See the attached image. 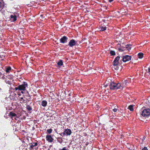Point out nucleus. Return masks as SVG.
<instances>
[{
    "instance_id": "obj_1",
    "label": "nucleus",
    "mask_w": 150,
    "mask_h": 150,
    "mask_svg": "<svg viewBox=\"0 0 150 150\" xmlns=\"http://www.w3.org/2000/svg\"><path fill=\"white\" fill-rule=\"evenodd\" d=\"M105 83V87H106L107 85L108 84L109 85L110 88L111 89H122L125 86H123L122 84H121L120 83H115L113 82H112L111 79L109 78L107 79L106 80Z\"/></svg>"
},
{
    "instance_id": "obj_2",
    "label": "nucleus",
    "mask_w": 150,
    "mask_h": 150,
    "mask_svg": "<svg viewBox=\"0 0 150 150\" xmlns=\"http://www.w3.org/2000/svg\"><path fill=\"white\" fill-rule=\"evenodd\" d=\"M150 115V109L149 108L145 109L142 111L141 115L144 117H147Z\"/></svg>"
},
{
    "instance_id": "obj_3",
    "label": "nucleus",
    "mask_w": 150,
    "mask_h": 150,
    "mask_svg": "<svg viewBox=\"0 0 150 150\" xmlns=\"http://www.w3.org/2000/svg\"><path fill=\"white\" fill-rule=\"evenodd\" d=\"M28 84L26 82H24L23 84L18 86V88L20 91H25V88L28 86Z\"/></svg>"
},
{
    "instance_id": "obj_4",
    "label": "nucleus",
    "mask_w": 150,
    "mask_h": 150,
    "mask_svg": "<svg viewBox=\"0 0 150 150\" xmlns=\"http://www.w3.org/2000/svg\"><path fill=\"white\" fill-rule=\"evenodd\" d=\"M122 60L123 62H125L130 60L131 59V56L128 55H125L122 57Z\"/></svg>"
},
{
    "instance_id": "obj_5",
    "label": "nucleus",
    "mask_w": 150,
    "mask_h": 150,
    "mask_svg": "<svg viewBox=\"0 0 150 150\" xmlns=\"http://www.w3.org/2000/svg\"><path fill=\"white\" fill-rule=\"evenodd\" d=\"M71 133V130L70 129H67L65 130L62 134L64 136L65 135H70Z\"/></svg>"
},
{
    "instance_id": "obj_6",
    "label": "nucleus",
    "mask_w": 150,
    "mask_h": 150,
    "mask_svg": "<svg viewBox=\"0 0 150 150\" xmlns=\"http://www.w3.org/2000/svg\"><path fill=\"white\" fill-rule=\"evenodd\" d=\"M77 41L75 40L74 39H72L70 40L69 43V45L70 46L72 47L74 46L77 42Z\"/></svg>"
},
{
    "instance_id": "obj_7",
    "label": "nucleus",
    "mask_w": 150,
    "mask_h": 150,
    "mask_svg": "<svg viewBox=\"0 0 150 150\" xmlns=\"http://www.w3.org/2000/svg\"><path fill=\"white\" fill-rule=\"evenodd\" d=\"M68 38L66 36H64L61 38L60 40V42L62 43H65L67 42Z\"/></svg>"
},
{
    "instance_id": "obj_8",
    "label": "nucleus",
    "mask_w": 150,
    "mask_h": 150,
    "mask_svg": "<svg viewBox=\"0 0 150 150\" xmlns=\"http://www.w3.org/2000/svg\"><path fill=\"white\" fill-rule=\"evenodd\" d=\"M120 59V57L119 56H118L116 57L115 58L113 62V64L115 65H118L119 63L118 61Z\"/></svg>"
},
{
    "instance_id": "obj_9",
    "label": "nucleus",
    "mask_w": 150,
    "mask_h": 150,
    "mask_svg": "<svg viewBox=\"0 0 150 150\" xmlns=\"http://www.w3.org/2000/svg\"><path fill=\"white\" fill-rule=\"evenodd\" d=\"M46 139L47 141L51 142H52L53 140V139L52 138L51 135H47L46 136Z\"/></svg>"
},
{
    "instance_id": "obj_10",
    "label": "nucleus",
    "mask_w": 150,
    "mask_h": 150,
    "mask_svg": "<svg viewBox=\"0 0 150 150\" xmlns=\"http://www.w3.org/2000/svg\"><path fill=\"white\" fill-rule=\"evenodd\" d=\"M10 18L11 20L13 21H15L17 19L15 13L13 15H11L10 16Z\"/></svg>"
},
{
    "instance_id": "obj_11",
    "label": "nucleus",
    "mask_w": 150,
    "mask_h": 150,
    "mask_svg": "<svg viewBox=\"0 0 150 150\" xmlns=\"http://www.w3.org/2000/svg\"><path fill=\"white\" fill-rule=\"evenodd\" d=\"M57 64L58 65L59 67L62 66L63 64L62 61L61 60H59V61L57 62Z\"/></svg>"
},
{
    "instance_id": "obj_12",
    "label": "nucleus",
    "mask_w": 150,
    "mask_h": 150,
    "mask_svg": "<svg viewBox=\"0 0 150 150\" xmlns=\"http://www.w3.org/2000/svg\"><path fill=\"white\" fill-rule=\"evenodd\" d=\"M134 106V105H129L128 107V109L130 110L131 111H132L133 110V107Z\"/></svg>"
},
{
    "instance_id": "obj_13",
    "label": "nucleus",
    "mask_w": 150,
    "mask_h": 150,
    "mask_svg": "<svg viewBox=\"0 0 150 150\" xmlns=\"http://www.w3.org/2000/svg\"><path fill=\"white\" fill-rule=\"evenodd\" d=\"M47 101L45 100H43L42 102L41 105L45 107L47 105Z\"/></svg>"
},
{
    "instance_id": "obj_14",
    "label": "nucleus",
    "mask_w": 150,
    "mask_h": 150,
    "mask_svg": "<svg viewBox=\"0 0 150 150\" xmlns=\"http://www.w3.org/2000/svg\"><path fill=\"white\" fill-rule=\"evenodd\" d=\"M9 115L11 116V118H12V117H17L16 114L12 112H10Z\"/></svg>"
},
{
    "instance_id": "obj_15",
    "label": "nucleus",
    "mask_w": 150,
    "mask_h": 150,
    "mask_svg": "<svg viewBox=\"0 0 150 150\" xmlns=\"http://www.w3.org/2000/svg\"><path fill=\"white\" fill-rule=\"evenodd\" d=\"M7 78L9 79L10 80H12V81H13V76L12 75H8L7 76Z\"/></svg>"
},
{
    "instance_id": "obj_16",
    "label": "nucleus",
    "mask_w": 150,
    "mask_h": 150,
    "mask_svg": "<svg viewBox=\"0 0 150 150\" xmlns=\"http://www.w3.org/2000/svg\"><path fill=\"white\" fill-rule=\"evenodd\" d=\"M143 53H140L138 54V56L139 58L140 59L142 58L143 57Z\"/></svg>"
},
{
    "instance_id": "obj_17",
    "label": "nucleus",
    "mask_w": 150,
    "mask_h": 150,
    "mask_svg": "<svg viewBox=\"0 0 150 150\" xmlns=\"http://www.w3.org/2000/svg\"><path fill=\"white\" fill-rule=\"evenodd\" d=\"M112 68L114 69L115 70H117L118 69L119 67L118 66V65H115L113 64V66L112 67Z\"/></svg>"
},
{
    "instance_id": "obj_18",
    "label": "nucleus",
    "mask_w": 150,
    "mask_h": 150,
    "mask_svg": "<svg viewBox=\"0 0 150 150\" xmlns=\"http://www.w3.org/2000/svg\"><path fill=\"white\" fill-rule=\"evenodd\" d=\"M110 54L111 55L114 56L115 55V53L114 51L111 50L110 52Z\"/></svg>"
},
{
    "instance_id": "obj_19",
    "label": "nucleus",
    "mask_w": 150,
    "mask_h": 150,
    "mask_svg": "<svg viewBox=\"0 0 150 150\" xmlns=\"http://www.w3.org/2000/svg\"><path fill=\"white\" fill-rule=\"evenodd\" d=\"M11 69V68L10 67L6 68V72H8Z\"/></svg>"
},
{
    "instance_id": "obj_20",
    "label": "nucleus",
    "mask_w": 150,
    "mask_h": 150,
    "mask_svg": "<svg viewBox=\"0 0 150 150\" xmlns=\"http://www.w3.org/2000/svg\"><path fill=\"white\" fill-rule=\"evenodd\" d=\"M37 144H38L37 143H33L31 146V148H33L34 146H37Z\"/></svg>"
},
{
    "instance_id": "obj_21",
    "label": "nucleus",
    "mask_w": 150,
    "mask_h": 150,
    "mask_svg": "<svg viewBox=\"0 0 150 150\" xmlns=\"http://www.w3.org/2000/svg\"><path fill=\"white\" fill-rule=\"evenodd\" d=\"M0 78H2L3 79H4L5 78L4 77L3 74L1 72V71H0Z\"/></svg>"
},
{
    "instance_id": "obj_22",
    "label": "nucleus",
    "mask_w": 150,
    "mask_h": 150,
    "mask_svg": "<svg viewBox=\"0 0 150 150\" xmlns=\"http://www.w3.org/2000/svg\"><path fill=\"white\" fill-rule=\"evenodd\" d=\"M47 131L48 133L49 134H50L52 132V130L51 129H48L47 130Z\"/></svg>"
},
{
    "instance_id": "obj_23",
    "label": "nucleus",
    "mask_w": 150,
    "mask_h": 150,
    "mask_svg": "<svg viewBox=\"0 0 150 150\" xmlns=\"http://www.w3.org/2000/svg\"><path fill=\"white\" fill-rule=\"evenodd\" d=\"M3 7V4L1 2H0V10L2 9Z\"/></svg>"
},
{
    "instance_id": "obj_24",
    "label": "nucleus",
    "mask_w": 150,
    "mask_h": 150,
    "mask_svg": "<svg viewBox=\"0 0 150 150\" xmlns=\"http://www.w3.org/2000/svg\"><path fill=\"white\" fill-rule=\"evenodd\" d=\"M117 110V109L116 108H115L113 109V111L114 112H116Z\"/></svg>"
},
{
    "instance_id": "obj_25",
    "label": "nucleus",
    "mask_w": 150,
    "mask_h": 150,
    "mask_svg": "<svg viewBox=\"0 0 150 150\" xmlns=\"http://www.w3.org/2000/svg\"><path fill=\"white\" fill-rule=\"evenodd\" d=\"M60 150H67L66 147H63L62 149H61Z\"/></svg>"
},
{
    "instance_id": "obj_26",
    "label": "nucleus",
    "mask_w": 150,
    "mask_h": 150,
    "mask_svg": "<svg viewBox=\"0 0 150 150\" xmlns=\"http://www.w3.org/2000/svg\"><path fill=\"white\" fill-rule=\"evenodd\" d=\"M142 150H148L147 148L144 147Z\"/></svg>"
},
{
    "instance_id": "obj_27",
    "label": "nucleus",
    "mask_w": 150,
    "mask_h": 150,
    "mask_svg": "<svg viewBox=\"0 0 150 150\" xmlns=\"http://www.w3.org/2000/svg\"><path fill=\"white\" fill-rule=\"evenodd\" d=\"M15 89L16 90H19V88H18V87H16L15 88Z\"/></svg>"
},
{
    "instance_id": "obj_28",
    "label": "nucleus",
    "mask_w": 150,
    "mask_h": 150,
    "mask_svg": "<svg viewBox=\"0 0 150 150\" xmlns=\"http://www.w3.org/2000/svg\"><path fill=\"white\" fill-rule=\"evenodd\" d=\"M7 81L6 80L5 82H6L8 84L10 83L8 81L7 82H6Z\"/></svg>"
},
{
    "instance_id": "obj_29",
    "label": "nucleus",
    "mask_w": 150,
    "mask_h": 150,
    "mask_svg": "<svg viewBox=\"0 0 150 150\" xmlns=\"http://www.w3.org/2000/svg\"><path fill=\"white\" fill-rule=\"evenodd\" d=\"M106 28H107L106 27H104V31L106 29Z\"/></svg>"
},
{
    "instance_id": "obj_30",
    "label": "nucleus",
    "mask_w": 150,
    "mask_h": 150,
    "mask_svg": "<svg viewBox=\"0 0 150 150\" xmlns=\"http://www.w3.org/2000/svg\"><path fill=\"white\" fill-rule=\"evenodd\" d=\"M148 71L150 73V67L148 68Z\"/></svg>"
},
{
    "instance_id": "obj_31",
    "label": "nucleus",
    "mask_w": 150,
    "mask_h": 150,
    "mask_svg": "<svg viewBox=\"0 0 150 150\" xmlns=\"http://www.w3.org/2000/svg\"><path fill=\"white\" fill-rule=\"evenodd\" d=\"M105 21H107V20H106V18H105V19H104V20H103L104 22H105Z\"/></svg>"
},
{
    "instance_id": "obj_32",
    "label": "nucleus",
    "mask_w": 150,
    "mask_h": 150,
    "mask_svg": "<svg viewBox=\"0 0 150 150\" xmlns=\"http://www.w3.org/2000/svg\"><path fill=\"white\" fill-rule=\"evenodd\" d=\"M113 0H109L110 2L112 1Z\"/></svg>"
},
{
    "instance_id": "obj_33",
    "label": "nucleus",
    "mask_w": 150,
    "mask_h": 150,
    "mask_svg": "<svg viewBox=\"0 0 150 150\" xmlns=\"http://www.w3.org/2000/svg\"><path fill=\"white\" fill-rule=\"evenodd\" d=\"M145 137H143V139H145Z\"/></svg>"
},
{
    "instance_id": "obj_34",
    "label": "nucleus",
    "mask_w": 150,
    "mask_h": 150,
    "mask_svg": "<svg viewBox=\"0 0 150 150\" xmlns=\"http://www.w3.org/2000/svg\"><path fill=\"white\" fill-rule=\"evenodd\" d=\"M21 93H23V91H22L21 92Z\"/></svg>"
},
{
    "instance_id": "obj_35",
    "label": "nucleus",
    "mask_w": 150,
    "mask_h": 150,
    "mask_svg": "<svg viewBox=\"0 0 150 150\" xmlns=\"http://www.w3.org/2000/svg\"><path fill=\"white\" fill-rule=\"evenodd\" d=\"M21 99L22 100V99H23V97H21Z\"/></svg>"
},
{
    "instance_id": "obj_36",
    "label": "nucleus",
    "mask_w": 150,
    "mask_h": 150,
    "mask_svg": "<svg viewBox=\"0 0 150 150\" xmlns=\"http://www.w3.org/2000/svg\"><path fill=\"white\" fill-rule=\"evenodd\" d=\"M103 28V27H102V28H101V30H102V31H103V30H102V28Z\"/></svg>"
},
{
    "instance_id": "obj_37",
    "label": "nucleus",
    "mask_w": 150,
    "mask_h": 150,
    "mask_svg": "<svg viewBox=\"0 0 150 150\" xmlns=\"http://www.w3.org/2000/svg\"><path fill=\"white\" fill-rule=\"evenodd\" d=\"M128 46H129H129H131V45H128Z\"/></svg>"
},
{
    "instance_id": "obj_38",
    "label": "nucleus",
    "mask_w": 150,
    "mask_h": 150,
    "mask_svg": "<svg viewBox=\"0 0 150 150\" xmlns=\"http://www.w3.org/2000/svg\"><path fill=\"white\" fill-rule=\"evenodd\" d=\"M105 8L106 9H107V7L106 6L105 7Z\"/></svg>"
},
{
    "instance_id": "obj_39",
    "label": "nucleus",
    "mask_w": 150,
    "mask_h": 150,
    "mask_svg": "<svg viewBox=\"0 0 150 150\" xmlns=\"http://www.w3.org/2000/svg\"><path fill=\"white\" fill-rule=\"evenodd\" d=\"M114 150H116V149H114Z\"/></svg>"
}]
</instances>
